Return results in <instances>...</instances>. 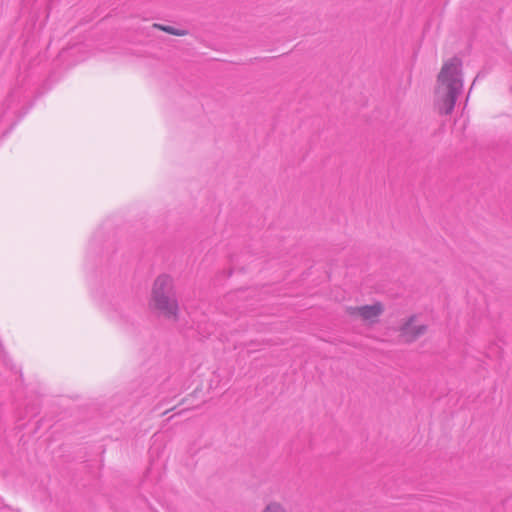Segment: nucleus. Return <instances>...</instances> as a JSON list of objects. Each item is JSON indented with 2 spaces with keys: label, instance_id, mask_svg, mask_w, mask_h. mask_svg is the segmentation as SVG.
Segmentation results:
<instances>
[{
  "label": "nucleus",
  "instance_id": "obj_1",
  "mask_svg": "<svg viewBox=\"0 0 512 512\" xmlns=\"http://www.w3.org/2000/svg\"><path fill=\"white\" fill-rule=\"evenodd\" d=\"M462 90V61L458 57H453L443 64L438 75L435 105L440 114L449 115L453 112Z\"/></svg>",
  "mask_w": 512,
  "mask_h": 512
},
{
  "label": "nucleus",
  "instance_id": "obj_2",
  "mask_svg": "<svg viewBox=\"0 0 512 512\" xmlns=\"http://www.w3.org/2000/svg\"><path fill=\"white\" fill-rule=\"evenodd\" d=\"M152 305L165 318L176 321L179 305L172 277L167 274L159 275L152 289Z\"/></svg>",
  "mask_w": 512,
  "mask_h": 512
},
{
  "label": "nucleus",
  "instance_id": "obj_3",
  "mask_svg": "<svg viewBox=\"0 0 512 512\" xmlns=\"http://www.w3.org/2000/svg\"><path fill=\"white\" fill-rule=\"evenodd\" d=\"M348 314L361 317L362 320L374 323L378 317L384 312V306L380 302L372 305H364L358 307H348Z\"/></svg>",
  "mask_w": 512,
  "mask_h": 512
},
{
  "label": "nucleus",
  "instance_id": "obj_4",
  "mask_svg": "<svg viewBox=\"0 0 512 512\" xmlns=\"http://www.w3.org/2000/svg\"><path fill=\"white\" fill-rule=\"evenodd\" d=\"M416 316H410L399 328L400 336L405 342H413L427 331L425 324H415Z\"/></svg>",
  "mask_w": 512,
  "mask_h": 512
},
{
  "label": "nucleus",
  "instance_id": "obj_5",
  "mask_svg": "<svg viewBox=\"0 0 512 512\" xmlns=\"http://www.w3.org/2000/svg\"><path fill=\"white\" fill-rule=\"evenodd\" d=\"M153 28L162 30L168 34L175 35V36H185L188 34L187 30L177 29L172 26H167V25H162V24H157V23L153 24Z\"/></svg>",
  "mask_w": 512,
  "mask_h": 512
},
{
  "label": "nucleus",
  "instance_id": "obj_6",
  "mask_svg": "<svg viewBox=\"0 0 512 512\" xmlns=\"http://www.w3.org/2000/svg\"><path fill=\"white\" fill-rule=\"evenodd\" d=\"M262 512H287L286 509L279 503H269Z\"/></svg>",
  "mask_w": 512,
  "mask_h": 512
}]
</instances>
